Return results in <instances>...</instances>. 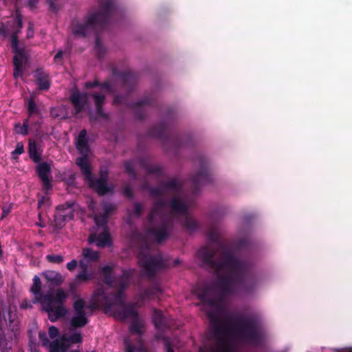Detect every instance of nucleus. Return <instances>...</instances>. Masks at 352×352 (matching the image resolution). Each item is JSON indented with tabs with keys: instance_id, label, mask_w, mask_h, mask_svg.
I'll return each mask as SVG.
<instances>
[{
	"instance_id": "4",
	"label": "nucleus",
	"mask_w": 352,
	"mask_h": 352,
	"mask_svg": "<svg viewBox=\"0 0 352 352\" xmlns=\"http://www.w3.org/2000/svg\"><path fill=\"white\" fill-rule=\"evenodd\" d=\"M76 148L81 156L77 157L75 162L80 168L89 187L95 190L99 196H104L108 193L112 192L113 187L108 185V181L102 178H96L92 173L91 165L88 159L90 148L88 144L87 131L85 129H82L80 131L76 139Z\"/></svg>"
},
{
	"instance_id": "60",
	"label": "nucleus",
	"mask_w": 352,
	"mask_h": 352,
	"mask_svg": "<svg viewBox=\"0 0 352 352\" xmlns=\"http://www.w3.org/2000/svg\"><path fill=\"white\" fill-rule=\"evenodd\" d=\"M99 87H100L101 89H104L109 93L112 92V88H111V84L108 81L100 82V85H99Z\"/></svg>"
},
{
	"instance_id": "38",
	"label": "nucleus",
	"mask_w": 352,
	"mask_h": 352,
	"mask_svg": "<svg viewBox=\"0 0 352 352\" xmlns=\"http://www.w3.org/2000/svg\"><path fill=\"white\" fill-rule=\"evenodd\" d=\"M28 120L26 119L23 121V125L20 123L16 124L14 129L16 133L25 135L28 133Z\"/></svg>"
},
{
	"instance_id": "54",
	"label": "nucleus",
	"mask_w": 352,
	"mask_h": 352,
	"mask_svg": "<svg viewBox=\"0 0 352 352\" xmlns=\"http://www.w3.org/2000/svg\"><path fill=\"white\" fill-rule=\"evenodd\" d=\"M100 177L99 178H102L103 179L108 181L109 179V170L107 167L101 166L100 168Z\"/></svg>"
},
{
	"instance_id": "32",
	"label": "nucleus",
	"mask_w": 352,
	"mask_h": 352,
	"mask_svg": "<svg viewBox=\"0 0 352 352\" xmlns=\"http://www.w3.org/2000/svg\"><path fill=\"white\" fill-rule=\"evenodd\" d=\"M82 255L87 262H97L100 258L99 252L89 248H83Z\"/></svg>"
},
{
	"instance_id": "50",
	"label": "nucleus",
	"mask_w": 352,
	"mask_h": 352,
	"mask_svg": "<svg viewBox=\"0 0 352 352\" xmlns=\"http://www.w3.org/2000/svg\"><path fill=\"white\" fill-rule=\"evenodd\" d=\"M73 205L74 204L72 203L66 202L63 204L57 206L56 210H58L60 212H66V210H69V212L73 211L72 210Z\"/></svg>"
},
{
	"instance_id": "20",
	"label": "nucleus",
	"mask_w": 352,
	"mask_h": 352,
	"mask_svg": "<svg viewBox=\"0 0 352 352\" xmlns=\"http://www.w3.org/2000/svg\"><path fill=\"white\" fill-rule=\"evenodd\" d=\"M114 265H107L99 270L102 282L109 287H116L113 272Z\"/></svg>"
},
{
	"instance_id": "58",
	"label": "nucleus",
	"mask_w": 352,
	"mask_h": 352,
	"mask_svg": "<svg viewBox=\"0 0 352 352\" xmlns=\"http://www.w3.org/2000/svg\"><path fill=\"white\" fill-rule=\"evenodd\" d=\"M63 50H58V52L56 54V55L54 57V60L60 64H63Z\"/></svg>"
},
{
	"instance_id": "57",
	"label": "nucleus",
	"mask_w": 352,
	"mask_h": 352,
	"mask_svg": "<svg viewBox=\"0 0 352 352\" xmlns=\"http://www.w3.org/2000/svg\"><path fill=\"white\" fill-rule=\"evenodd\" d=\"M123 194L125 197L129 199H132L133 197V192L132 188L129 185H126L123 190Z\"/></svg>"
},
{
	"instance_id": "10",
	"label": "nucleus",
	"mask_w": 352,
	"mask_h": 352,
	"mask_svg": "<svg viewBox=\"0 0 352 352\" xmlns=\"http://www.w3.org/2000/svg\"><path fill=\"white\" fill-rule=\"evenodd\" d=\"M146 248V250H141L138 254V264L148 278H153L157 272L165 267V264L161 254L151 255L146 252L148 250L147 245Z\"/></svg>"
},
{
	"instance_id": "25",
	"label": "nucleus",
	"mask_w": 352,
	"mask_h": 352,
	"mask_svg": "<svg viewBox=\"0 0 352 352\" xmlns=\"http://www.w3.org/2000/svg\"><path fill=\"white\" fill-rule=\"evenodd\" d=\"M119 76L122 81L124 87L127 89L128 94H129L133 91L137 80L136 76L130 72H122Z\"/></svg>"
},
{
	"instance_id": "30",
	"label": "nucleus",
	"mask_w": 352,
	"mask_h": 352,
	"mask_svg": "<svg viewBox=\"0 0 352 352\" xmlns=\"http://www.w3.org/2000/svg\"><path fill=\"white\" fill-rule=\"evenodd\" d=\"M143 328L144 323L143 321L140 318L139 315L131 320V322L129 327V331L131 333L142 336L144 333Z\"/></svg>"
},
{
	"instance_id": "36",
	"label": "nucleus",
	"mask_w": 352,
	"mask_h": 352,
	"mask_svg": "<svg viewBox=\"0 0 352 352\" xmlns=\"http://www.w3.org/2000/svg\"><path fill=\"white\" fill-rule=\"evenodd\" d=\"M144 168H145L147 175H155L157 176H162L163 171L162 168L158 165H148L143 164Z\"/></svg>"
},
{
	"instance_id": "59",
	"label": "nucleus",
	"mask_w": 352,
	"mask_h": 352,
	"mask_svg": "<svg viewBox=\"0 0 352 352\" xmlns=\"http://www.w3.org/2000/svg\"><path fill=\"white\" fill-rule=\"evenodd\" d=\"M47 4L50 11L53 12H56L58 11V8L56 6V0H47Z\"/></svg>"
},
{
	"instance_id": "16",
	"label": "nucleus",
	"mask_w": 352,
	"mask_h": 352,
	"mask_svg": "<svg viewBox=\"0 0 352 352\" xmlns=\"http://www.w3.org/2000/svg\"><path fill=\"white\" fill-rule=\"evenodd\" d=\"M36 172L43 183V190L47 192L52 188V177L51 174V166L47 162L38 163L36 168Z\"/></svg>"
},
{
	"instance_id": "51",
	"label": "nucleus",
	"mask_w": 352,
	"mask_h": 352,
	"mask_svg": "<svg viewBox=\"0 0 352 352\" xmlns=\"http://www.w3.org/2000/svg\"><path fill=\"white\" fill-rule=\"evenodd\" d=\"M100 307H102V302L91 298V302L87 307L91 311H95L98 309Z\"/></svg>"
},
{
	"instance_id": "28",
	"label": "nucleus",
	"mask_w": 352,
	"mask_h": 352,
	"mask_svg": "<svg viewBox=\"0 0 352 352\" xmlns=\"http://www.w3.org/2000/svg\"><path fill=\"white\" fill-rule=\"evenodd\" d=\"M74 218V212L69 211V212H60L54 214V226L57 229H62L65 225V222L68 220L73 219Z\"/></svg>"
},
{
	"instance_id": "21",
	"label": "nucleus",
	"mask_w": 352,
	"mask_h": 352,
	"mask_svg": "<svg viewBox=\"0 0 352 352\" xmlns=\"http://www.w3.org/2000/svg\"><path fill=\"white\" fill-rule=\"evenodd\" d=\"M134 274V269H122V274L118 278L117 283H115L116 287L126 289L129 286L131 280Z\"/></svg>"
},
{
	"instance_id": "23",
	"label": "nucleus",
	"mask_w": 352,
	"mask_h": 352,
	"mask_svg": "<svg viewBox=\"0 0 352 352\" xmlns=\"http://www.w3.org/2000/svg\"><path fill=\"white\" fill-rule=\"evenodd\" d=\"M153 321L155 327L158 329H166L170 327L167 318L164 316L161 310L155 309L153 311Z\"/></svg>"
},
{
	"instance_id": "29",
	"label": "nucleus",
	"mask_w": 352,
	"mask_h": 352,
	"mask_svg": "<svg viewBox=\"0 0 352 352\" xmlns=\"http://www.w3.org/2000/svg\"><path fill=\"white\" fill-rule=\"evenodd\" d=\"M96 244L99 248L109 247L112 245L110 234L106 228L97 235V243Z\"/></svg>"
},
{
	"instance_id": "53",
	"label": "nucleus",
	"mask_w": 352,
	"mask_h": 352,
	"mask_svg": "<svg viewBox=\"0 0 352 352\" xmlns=\"http://www.w3.org/2000/svg\"><path fill=\"white\" fill-rule=\"evenodd\" d=\"M94 221H95V223H96V225H98V226H106L107 221V217H106L104 214L100 215V216H96L94 218Z\"/></svg>"
},
{
	"instance_id": "31",
	"label": "nucleus",
	"mask_w": 352,
	"mask_h": 352,
	"mask_svg": "<svg viewBox=\"0 0 352 352\" xmlns=\"http://www.w3.org/2000/svg\"><path fill=\"white\" fill-rule=\"evenodd\" d=\"M162 293L161 287L158 285L145 289L142 292L140 298L142 300L153 299Z\"/></svg>"
},
{
	"instance_id": "63",
	"label": "nucleus",
	"mask_w": 352,
	"mask_h": 352,
	"mask_svg": "<svg viewBox=\"0 0 352 352\" xmlns=\"http://www.w3.org/2000/svg\"><path fill=\"white\" fill-rule=\"evenodd\" d=\"M9 34V30L4 25L0 26V36L3 38H6Z\"/></svg>"
},
{
	"instance_id": "6",
	"label": "nucleus",
	"mask_w": 352,
	"mask_h": 352,
	"mask_svg": "<svg viewBox=\"0 0 352 352\" xmlns=\"http://www.w3.org/2000/svg\"><path fill=\"white\" fill-rule=\"evenodd\" d=\"M234 333L241 342L260 346L265 340V332L259 317L255 314L237 316L234 318Z\"/></svg>"
},
{
	"instance_id": "33",
	"label": "nucleus",
	"mask_w": 352,
	"mask_h": 352,
	"mask_svg": "<svg viewBox=\"0 0 352 352\" xmlns=\"http://www.w3.org/2000/svg\"><path fill=\"white\" fill-rule=\"evenodd\" d=\"M182 225L188 232H194L197 228V221L192 217H188L187 214L184 215V219L182 221Z\"/></svg>"
},
{
	"instance_id": "7",
	"label": "nucleus",
	"mask_w": 352,
	"mask_h": 352,
	"mask_svg": "<svg viewBox=\"0 0 352 352\" xmlns=\"http://www.w3.org/2000/svg\"><path fill=\"white\" fill-rule=\"evenodd\" d=\"M207 316L212 327L213 338L217 345V348L210 352H232L231 346L227 340L230 332L228 322L221 319L218 310L208 311ZM199 352H204L201 348Z\"/></svg>"
},
{
	"instance_id": "18",
	"label": "nucleus",
	"mask_w": 352,
	"mask_h": 352,
	"mask_svg": "<svg viewBox=\"0 0 352 352\" xmlns=\"http://www.w3.org/2000/svg\"><path fill=\"white\" fill-rule=\"evenodd\" d=\"M165 193L179 194L183 189V184L176 178H170L160 182Z\"/></svg>"
},
{
	"instance_id": "46",
	"label": "nucleus",
	"mask_w": 352,
	"mask_h": 352,
	"mask_svg": "<svg viewBox=\"0 0 352 352\" xmlns=\"http://www.w3.org/2000/svg\"><path fill=\"white\" fill-rule=\"evenodd\" d=\"M12 52L20 49L19 46V38L17 32H13L10 37Z\"/></svg>"
},
{
	"instance_id": "13",
	"label": "nucleus",
	"mask_w": 352,
	"mask_h": 352,
	"mask_svg": "<svg viewBox=\"0 0 352 352\" xmlns=\"http://www.w3.org/2000/svg\"><path fill=\"white\" fill-rule=\"evenodd\" d=\"M197 162L199 165V170L190 179L191 188L194 194L198 193L201 186L210 184L212 181L207 159L203 155H199Z\"/></svg>"
},
{
	"instance_id": "24",
	"label": "nucleus",
	"mask_w": 352,
	"mask_h": 352,
	"mask_svg": "<svg viewBox=\"0 0 352 352\" xmlns=\"http://www.w3.org/2000/svg\"><path fill=\"white\" fill-rule=\"evenodd\" d=\"M43 150L36 142L33 140H29L28 142V154L30 158L34 163H39L41 160V155Z\"/></svg>"
},
{
	"instance_id": "26",
	"label": "nucleus",
	"mask_w": 352,
	"mask_h": 352,
	"mask_svg": "<svg viewBox=\"0 0 352 352\" xmlns=\"http://www.w3.org/2000/svg\"><path fill=\"white\" fill-rule=\"evenodd\" d=\"M122 308L118 311V316L122 320H125L129 318H134L138 316V312L133 305H126L125 303L120 305Z\"/></svg>"
},
{
	"instance_id": "1",
	"label": "nucleus",
	"mask_w": 352,
	"mask_h": 352,
	"mask_svg": "<svg viewBox=\"0 0 352 352\" xmlns=\"http://www.w3.org/2000/svg\"><path fill=\"white\" fill-rule=\"evenodd\" d=\"M215 254V250L210 247L201 248L197 253L204 265L213 270L217 276L215 283L201 288L197 293V298L209 307H216L219 303L212 287L219 289L226 296L234 293L238 289L252 292L257 285L250 262L236 258L230 252H224L221 259H214Z\"/></svg>"
},
{
	"instance_id": "9",
	"label": "nucleus",
	"mask_w": 352,
	"mask_h": 352,
	"mask_svg": "<svg viewBox=\"0 0 352 352\" xmlns=\"http://www.w3.org/2000/svg\"><path fill=\"white\" fill-rule=\"evenodd\" d=\"M91 96L94 99L97 115L102 119L107 120L109 116L104 112L103 106L105 102L104 95L99 93L80 92L78 89L73 90L69 97V102L74 109V113L78 114L84 111L88 105V98Z\"/></svg>"
},
{
	"instance_id": "39",
	"label": "nucleus",
	"mask_w": 352,
	"mask_h": 352,
	"mask_svg": "<svg viewBox=\"0 0 352 352\" xmlns=\"http://www.w3.org/2000/svg\"><path fill=\"white\" fill-rule=\"evenodd\" d=\"M28 113L29 117H30L31 116H32L34 114H36V115L41 114L40 110L38 109L34 100L32 98L30 99L28 101Z\"/></svg>"
},
{
	"instance_id": "17",
	"label": "nucleus",
	"mask_w": 352,
	"mask_h": 352,
	"mask_svg": "<svg viewBox=\"0 0 352 352\" xmlns=\"http://www.w3.org/2000/svg\"><path fill=\"white\" fill-rule=\"evenodd\" d=\"M42 275L50 287H59L64 281L63 275L56 271L47 270L43 272Z\"/></svg>"
},
{
	"instance_id": "12",
	"label": "nucleus",
	"mask_w": 352,
	"mask_h": 352,
	"mask_svg": "<svg viewBox=\"0 0 352 352\" xmlns=\"http://www.w3.org/2000/svg\"><path fill=\"white\" fill-rule=\"evenodd\" d=\"M7 325L5 317L0 314V351L11 352L12 349V340L19 334V329L17 322L10 321L9 329L6 333Z\"/></svg>"
},
{
	"instance_id": "61",
	"label": "nucleus",
	"mask_w": 352,
	"mask_h": 352,
	"mask_svg": "<svg viewBox=\"0 0 352 352\" xmlns=\"http://www.w3.org/2000/svg\"><path fill=\"white\" fill-rule=\"evenodd\" d=\"M99 85H100V82L98 80H95L94 81H88L85 83V87L87 89H91L94 87H99Z\"/></svg>"
},
{
	"instance_id": "49",
	"label": "nucleus",
	"mask_w": 352,
	"mask_h": 352,
	"mask_svg": "<svg viewBox=\"0 0 352 352\" xmlns=\"http://www.w3.org/2000/svg\"><path fill=\"white\" fill-rule=\"evenodd\" d=\"M16 8V14H15V22L17 24V27L19 29H21L23 27V17L19 8L17 5L15 6Z\"/></svg>"
},
{
	"instance_id": "34",
	"label": "nucleus",
	"mask_w": 352,
	"mask_h": 352,
	"mask_svg": "<svg viewBox=\"0 0 352 352\" xmlns=\"http://www.w3.org/2000/svg\"><path fill=\"white\" fill-rule=\"evenodd\" d=\"M95 278V275L91 270H80L76 275V280L79 282H87Z\"/></svg>"
},
{
	"instance_id": "44",
	"label": "nucleus",
	"mask_w": 352,
	"mask_h": 352,
	"mask_svg": "<svg viewBox=\"0 0 352 352\" xmlns=\"http://www.w3.org/2000/svg\"><path fill=\"white\" fill-rule=\"evenodd\" d=\"M50 352H62L61 351V341L56 339L53 340L50 344Z\"/></svg>"
},
{
	"instance_id": "35",
	"label": "nucleus",
	"mask_w": 352,
	"mask_h": 352,
	"mask_svg": "<svg viewBox=\"0 0 352 352\" xmlns=\"http://www.w3.org/2000/svg\"><path fill=\"white\" fill-rule=\"evenodd\" d=\"M95 278V275L91 270H80L76 275V280L79 282H87Z\"/></svg>"
},
{
	"instance_id": "40",
	"label": "nucleus",
	"mask_w": 352,
	"mask_h": 352,
	"mask_svg": "<svg viewBox=\"0 0 352 352\" xmlns=\"http://www.w3.org/2000/svg\"><path fill=\"white\" fill-rule=\"evenodd\" d=\"M63 340L66 342H69L72 344H78L82 342V338L80 333H72L70 336H63Z\"/></svg>"
},
{
	"instance_id": "5",
	"label": "nucleus",
	"mask_w": 352,
	"mask_h": 352,
	"mask_svg": "<svg viewBox=\"0 0 352 352\" xmlns=\"http://www.w3.org/2000/svg\"><path fill=\"white\" fill-rule=\"evenodd\" d=\"M115 10L113 0H101L99 9L84 18L82 21L73 19L72 21V32L76 36L86 37L94 32L96 28L104 29L110 22Z\"/></svg>"
},
{
	"instance_id": "14",
	"label": "nucleus",
	"mask_w": 352,
	"mask_h": 352,
	"mask_svg": "<svg viewBox=\"0 0 352 352\" xmlns=\"http://www.w3.org/2000/svg\"><path fill=\"white\" fill-rule=\"evenodd\" d=\"M74 316L70 320L72 329L84 327L89 322L85 312V301L83 298L77 299L73 304Z\"/></svg>"
},
{
	"instance_id": "3",
	"label": "nucleus",
	"mask_w": 352,
	"mask_h": 352,
	"mask_svg": "<svg viewBox=\"0 0 352 352\" xmlns=\"http://www.w3.org/2000/svg\"><path fill=\"white\" fill-rule=\"evenodd\" d=\"M33 283L30 287V292L34 295L32 303H40L42 310L47 314L48 319L55 322L58 319L64 318L68 311L65 302L68 297L67 294L63 288L57 289L54 293L41 292V280L35 275L32 279Z\"/></svg>"
},
{
	"instance_id": "15",
	"label": "nucleus",
	"mask_w": 352,
	"mask_h": 352,
	"mask_svg": "<svg viewBox=\"0 0 352 352\" xmlns=\"http://www.w3.org/2000/svg\"><path fill=\"white\" fill-rule=\"evenodd\" d=\"M14 54L13 57L14 77L17 78L23 74V65L29 61L30 53L25 48H20L12 52Z\"/></svg>"
},
{
	"instance_id": "52",
	"label": "nucleus",
	"mask_w": 352,
	"mask_h": 352,
	"mask_svg": "<svg viewBox=\"0 0 352 352\" xmlns=\"http://www.w3.org/2000/svg\"><path fill=\"white\" fill-rule=\"evenodd\" d=\"M208 239L210 242L217 243L219 240V235L216 230H212L208 234Z\"/></svg>"
},
{
	"instance_id": "64",
	"label": "nucleus",
	"mask_w": 352,
	"mask_h": 352,
	"mask_svg": "<svg viewBox=\"0 0 352 352\" xmlns=\"http://www.w3.org/2000/svg\"><path fill=\"white\" fill-rule=\"evenodd\" d=\"M331 351L335 352H352V347H344V348H340V349H331Z\"/></svg>"
},
{
	"instance_id": "19",
	"label": "nucleus",
	"mask_w": 352,
	"mask_h": 352,
	"mask_svg": "<svg viewBox=\"0 0 352 352\" xmlns=\"http://www.w3.org/2000/svg\"><path fill=\"white\" fill-rule=\"evenodd\" d=\"M34 77L39 90L47 91L50 89V80L49 74L42 69H37L35 71Z\"/></svg>"
},
{
	"instance_id": "62",
	"label": "nucleus",
	"mask_w": 352,
	"mask_h": 352,
	"mask_svg": "<svg viewBox=\"0 0 352 352\" xmlns=\"http://www.w3.org/2000/svg\"><path fill=\"white\" fill-rule=\"evenodd\" d=\"M142 351V347H135L131 344H128L126 346L125 352H138Z\"/></svg>"
},
{
	"instance_id": "48",
	"label": "nucleus",
	"mask_w": 352,
	"mask_h": 352,
	"mask_svg": "<svg viewBox=\"0 0 352 352\" xmlns=\"http://www.w3.org/2000/svg\"><path fill=\"white\" fill-rule=\"evenodd\" d=\"M162 339L164 342L165 352H175L173 345L170 342V338L166 336H163Z\"/></svg>"
},
{
	"instance_id": "22",
	"label": "nucleus",
	"mask_w": 352,
	"mask_h": 352,
	"mask_svg": "<svg viewBox=\"0 0 352 352\" xmlns=\"http://www.w3.org/2000/svg\"><path fill=\"white\" fill-rule=\"evenodd\" d=\"M170 208L171 210L178 214H188V206L183 202L179 197H174L170 202Z\"/></svg>"
},
{
	"instance_id": "2",
	"label": "nucleus",
	"mask_w": 352,
	"mask_h": 352,
	"mask_svg": "<svg viewBox=\"0 0 352 352\" xmlns=\"http://www.w3.org/2000/svg\"><path fill=\"white\" fill-rule=\"evenodd\" d=\"M143 188L148 191L150 197L160 198L152 204L147 217L151 226L146 230L148 234L160 243L169 237L172 229V221L164 213V209L168 205L167 201L162 198L165 192L160 183L157 187L149 186L145 183Z\"/></svg>"
},
{
	"instance_id": "11",
	"label": "nucleus",
	"mask_w": 352,
	"mask_h": 352,
	"mask_svg": "<svg viewBox=\"0 0 352 352\" xmlns=\"http://www.w3.org/2000/svg\"><path fill=\"white\" fill-rule=\"evenodd\" d=\"M154 98L153 96L148 95L144 96L142 100L131 103H126V96L117 94L113 98L114 104H124L134 112L136 119L142 120L146 118L147 109L153 106Z\"/></svg>"
},
{
	"instance_id": "55",
	"label": "nucleus",
	"mask_w": 352,
	"mask_h": 352,
	"mask_svg": "<svg viewBox=\"0 0 352 352\" xmlns=\"http://www.w3.org/2000/svg\"><path fill=\"white\" fill-rule=\"evenodd\" d=\"M24 152V146L22 142H18L15 149L11 153V155H21Z\"/></svg>"
},
{
	"instance_id": "27",
	"label": "nucleus",
	"mask_w": 352,
	"mask_h": 352,
	"mask_svg": "<svg viewBox=\"0 0 352 352\" xmlns=\"http://www.w3.org/2000/svg\"><path fill=\"white\" fill-rule=\"evenodd\" d=\"M91 298L102 302V307L106 310L109 309L112 307V302L102 287H98L94 290Z\"/></svg>"
},
{
	"instance_id": "42",
	"label": "nucleus",
	"mask_w": 352,
	"mask_h": 352,
	"mask_svg": "<svg viewBox=\"0 0 352 352\" xmlns=\"http://www.w3.org/2000/svg\"><path fill=\"white\" fill-rule=\"evenodd\" d=\"M46 260L49 263L60 264L63 262L64 258L60 254H47L46 256Z\"/></svg>"
},
{
	"instance_id": "47",
	"label": "nucleus",
	"mask_w": 352,
	"mask_h": 352,
	"mask_svg": "<svg viewBox=\"0 0 352 352\" xmlns=\"http://www.w3.org/2000/svg\"><path fill=\"white\" fill-rule=\"evenodd\" d=\"M143 210H144V207L140 203H138V202L134 203L133 210V215L134 217H140L142 215Z\"/></svg>"
},
{
	"instance_id": "41",
	"label": "nucleus",
	"mask_w": 352,
	"mask_h": 352,
	"mask_svg": "<svg viewBox=\"0 0 352 352\" xmlns=\"http://www.w3.org/2000/svg\"><path fill=\"white\" fill-rule=\"evenodd\" d=\"M67 185L74 186L76 184V173L72 171H69L65 174L63 179Z\"/></svg>"
},
{
	"instance_id": "43",
	"label": "nucleus",
	"mask_w": 352,
	"mask_h": 352,
	"mask_svg": "<svg viewBox=\"0 0 352 352\" xmlns=\"http://www.w3.org/2000/svg\"><path fill=\"white\" fill-rule=\"evenodd\" d=\"M125 288H122L120 287H118V290L115 294V300L120 304L122 305L124 303V290Z\"/></svg>"
},
{
	"instance_id": "56",
	"label": "nucleus",
	"mask_w": 352,
	"mask_h": 352,
	"mask_svg": "<svg viewBox=\"0 0 352 352\" xmlns=\"http://www.w3.org/2000/svg\"><path fill=\"white\" fill-rule=\"evenodd\" d=\"M49 336L54 339L56 338L59 334V330L54 326H50L48 330Z\"/></svg>"
},
{
	"instance_id": "45",
	"label": "nucleus",
	"mask_w": 352,
	"mask_h": 352,
	"mask_svg": "<svg viewBox=\"0 0 352 352\" xmlns=\"http://www.w3.org/2000/svg\"><path fill=\"white\" fill-rule=\"evenodd\" d=\"M125 171L129 173L132 177H136V173L134 170L133 163L130 161H126L124 164Z\"/></svg>"
},
{
	"instance_id": "37",
	"label": "nucleus",
	"mask_w": 352,
	"mask_h": 352,
	"mask_svg": "<svg viewBox=\"0 0 352 352\" xmlns=\"http://www.w3.org/2000/svg\"><path fill=\"white\" fill-rule=\"evenodd\" d=\"M95 48L96 50V56L98 58L101 59L104 58L106 54V50L98 35L96 36Z\"/></svg>"
},
{
	"instance_id": "8",
	"label": "nucleus",
	"mask_w": 352,
	"mask_h": 352,
	"mask_svg": "<svg viewBox=\"0 0 352 352\" xmlns=\"http://www.w3.org/2000/svg\"><path fill=\"white\" fill-rule=\"evenodd\" d=\"M174 113L172 109H168V115L166 121H163L151 127L148 131V135L152 138L160 139L164 143H170L173 146L179 148L182 146H188L190 144L192 137L190 135L185 136L186 140L181 138H175L170 134L168 129V124L170 120L173 119Z\"/></svg>"
}]
</instances>
